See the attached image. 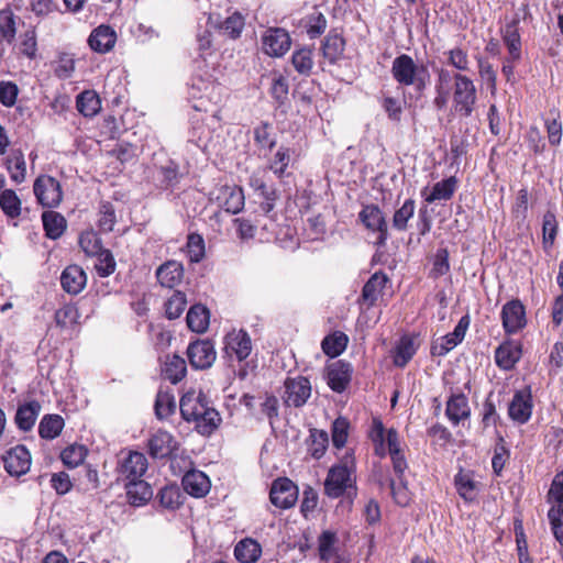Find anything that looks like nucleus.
<instances>
[{
  "label": "nucleus",
  "instance_id": "6ab92c4d",
  "mask_svg": "<svg viewBox=\"0 0 563 563\" xmlns=\"http://www.w3.org/2000/svg\"><path fill=\"white\" fill-rule=\"evenodd\" d=\"M147 466V459L143 453L131 451L121 460L119 474L126 482L141 479L145 474Z\"/></svg>",
  "mask_w": 563,
  "mask_h": 563
},
{
  "label": "nucleus",
  "instance_id": "cd10ccee",
  "mask_svg": "<svg viewBox=\"0 0 563 563\" xmlns=\"http://www.w3.org/2000/svg\"><path fill=\"white\" fill-rule=\"evenodd\" d=\"M189 363L195 369H207L211 366V341L197 340L187 349Z\"/></svg>",
  "mask_w": 563,
  "mask_h": 563
},
{
  "label": "nucleus",
  "instance_id": "e433bc0d",
  "mask_svg": "<svg viewBox=\"0 0 563 563\" xmlns=\"http://www.w3.org/2000/svg\"><path fill=\"white\" fill-rule=\"evenodd\" d=\"M261 555L262 547L252 538L242 539L234 548V556L241 563H254Z\"/></svg>",
  "mask_w": 563,
  "mask_h": 563
},
{
  "label": "nucleus",
  "instance_id": "4be33fe9",
  "mask_svg": "<svg viewBox=\"0 0 563 563\" xmlns=\"http://www.w3.org/2000/svg\"><path fill=\"white\" fill-rule=\"evenodd\" d=\"M445 417L453 427H457L461 422L470 419L471 407L468 398L462 391L452 393L446 400Z\"/></svg>",
  "mask_w": 563,
  "mask_h": 563
},
{
  "label": "nucleus",
  "instance_id": "58836bf2",
  "mask_svg": "<svg viewBox=\"0 0 563 563\" xmlns=\"http://www.w3.org/2000/svg\"><path fill=\"white\" fill-rule=\"evenodd\" d=\"M41 405L36 400L20 406L15 415V423L20 430L30 431L40 415Z\"/></svg>",
  "mask_w": 563,
  "mask_h": 563
},
{
  "label": "nucleus",
  "instance_id": "2eb2a0df",
  "mask_svg": "<svg viewBox=\"0 0 563 563\" xmlns=\"http://www.w3.org/2000/svg\"><path fill=\"white\" fill-rule=\"evenodd\" d=\"M217 206L232 214H236L243 210L245 197L242 187L238 185H225L219 188L216 196Z\"/></svg>",
  "mask_w": 563,
  "mask_h": 563
},
{
  "label": "nucleus",
  "instance_id": "39448f33",
  "mask_svg": "<svg viewBox=\"0 0 563 563\" xmlns=\"http://www.w3.org/2000/svg\"><path fill=\"white\" fill-rule=\"evenodd\" d=\"M358 220L368 231L377 234L375 244L378 247L386 245L389 239L388 224L378 205H364L358 212Z\"/></svg>",
  "mask_w": 563,
  "mask_h": 563
},
{
  "label": "nucleus",
  "instance_id": "2f4dec72",
  "mask_svg": "<svg viewBox=\"0 0 563 563\" xmlns=\"http://www.w3.org/2000/svg\"><path fill=\"white\" fill-rule=\"evenodd\" d=\"M156 278L162 287L173 289L184 278V267L179 262L167 261L156 269Z\"/></svg>",
  "mask_w": 563,
  "mask_h": 563
},
{
  "label": "nucleus",
  "instance_id": "37998d69",
  "mask_svg": "<svg viewBox=\"0 0 563 563\" xmlns=\"http://www.w3.org/2000/svg\"><path fill=\"white\" fill-rule=\"evenodd\" d=\"M302 26L310 40L319 38L328 27L325 15L318 10H313L302 19Z\"/></svg>",
  "mask_w": 563,
  "mask_h": 563
},
{
  "label": "nucleus",
  "instance_id": "0e129e2a",
  "mask_svg": "<svg viewBox=\"0 0 563 563\" xmlns=\"http://www.w3.org/2000/svg\"><path fill=\"white\" fill-rule=\"evenodd\" d=\"M451 269L449 261V251L446 247H440L437 250L432 258V268L430 269L429 277L438 279L446 275Z\"/></svg>",
  "mask_w": 563,
  "mask_h": 563
},
{
  "label": "nucleus",
  "instance_id": "f8f14e48",
  "mask_svg": "<svg viewBox=\"0 0 563 563\" xmlns=\"http://www.w3.org/2000/svg\"><path fill=\"white\" fill-rule=\"evenodd\" d=\"M353 367L345 360H338L325 367L328 386L334 393L341 394L346 390L352 380Z\"/></svg>",
  "mask_w": 563,
  "mask_h": 563
},
{
  "label": "nucleus",
  "instance_id": "a19ab883",
  "mask_svg": "<svg viewBox=\"0 0 563 563\" xmlns=\"http://www.w3.org/2000/svg\"><path fill=\"white\" fill-rule=\"evenodd\" d=\"M385 433L386 429L383 421L379 418H373L372 426L368 431V439L373 443L374 454L379 459H384L388 455Z\"/></svg>",
  "mask_w": 563,
  "mask_h": 563
},
{
  "label": "nucleus",
  "instance_id": "774afa93",
  "mask_svg": "<svg viewBox=\"0 0 563 563\" xmlns=\"http://www.w3.org/2000/svg\"><path fill=\"white\" fill-rule=\"evenodd\" d=\"M548 519L554 539L563 545V506H553L548 511Z\"/></svg>",
  "mask_w": 563,
  "mask_h": 563
},
{
  "label": "nucleus",
  "instance_id": "c85d7f7f",
  "mask_svg": "<svg viewBox=\"0 0 563 563\" xmlns=\"http://www.w3.org/2000/svg\"><path fill=\"white\" fill-rule=\"evenodd\" d=\"M181 484L186 493L196 498L206 496L211 487V481L208 475L197 470L188 471L184 475Z\"/></svg>",
  "mask_w": 563,
  "mask_h": 563
},
{
  "label": "nucleus",
  "instance_id": "ea45409f",
  "mask_svg": "<svg viewBox=\"0 0 563 563\" xmlns=\"http://www.w3.org/2000/svg\"><path fill=\"white\" fill-rule=\"evenodd\" d=\"M544 128L550 145H560L563 135V124L561 120V111L559 108L553 107L549 110L548 117L544 118Z\"/></svg>",
  "mask_w": 563,
  "mask_h": 563
},
{
  "label": "nucleus",
  "instance_id": "5fc2aeb1",
  "mask_svg": "<svg viewBox=\"0 0 563 563\" xmlns=\"http://www.w3.org/2000/svg\"><path fill=\"white\" fill-rule=\"evenodd\" d=\"M559 231V222L553 211L548 210L542 217V245L545 251L552 249Z\"/></svg>",
  "mask_w": 563,
  "mask_h": 563
},
{
  "label": "nucleus",
  "instance_id": "dca6fc26",
  "mask_svg": "<svg viewBox=\"0 0 563 563\" xmlns=\"http://www.w3.org/2000/svg\"><path fill=\"white\" fill-rule=\"evenodd\" d=\"M4 468L11 476L26 474L31 467V454L24 445H15L7 451L2 457Z\"/></svg>",
  "mask_w": 563,
  "mask_h": 563
},
{
  "label": "nucleus",
  "instance_id": "f704fd0d",
  "mask_svg": "<svg viewBox=\"0 0 563 563\" xmlns=\"http://www.w3.org/2000/svg\"><path fill=\"white\" fill-rule=\"evenodd\" d=\"M187 373L186 362L179 355H167L162 367V376L172 384L179 383Z\"/></svg>",
  "mask_w": 563,
  "mask_h": 563
},
{
  "label": "nucleus",
  "instance_id": "c03bdc74",
  "mask_svg": "<svg viewBox=\"0 0 563 563\" xmlns=\"http://www.w3.org/2000/svg\"><path fill=\"white\" fill-rule=\"evenodd\" d=\"M336 542V533L331 530H324L318 537V553L322 562L329 563L334 556L340 554L335 547Z\"/></svg>",
  "mask_w": 563,
  "mask_h": 563
},
{
  "label": "nucleus",
  "instance_id": "7c9ffc66",
  "mask_svg": "<svg viewBox=\"0 0 563 563\" xmlns=\"http://www.w3.org/2000/svg\"><path fill=\"white\" fill-rule=\"evenodd\" d=\"M87 283L85 271L78 265L67 266L60 275V285L69 295H78Z\"/></svg>",
  "mask_w": 563,
  "mask_h": 563
},
{
  "label": "nucleus",
  "instance_id": "423d86ee",
  "mask_svg": "<svg viewBox=\"0 0 563 563\" xmlns=\"http://www.w3.org/2000/svg\"><path fill=\"white\" fill-rule=\"evenodd\" d=\"M33 191L38 203L46 208H55L63 200L59 181L49 175L38 176L34 181Z\"/></svg>",
  "mask_w": 563,
  "mask_h": 563
},
{
  "label": "nucleus",
  "instance_id": "f3484780",
  "mask_svg": "<svg viewBox=\"0 0 563 563\" xmlns=\"http://www.w3.org/2000/svg\"><path fill=\"white\" fill-rule=\"evenodd\" d=\"M495 363L503 371H511L522 357V344L516 340H505L495 350Z\"/></svg>",
  "mask_w": 563,
  "mask_h": 563
},
{
  "label": "nucleus",
  "instance_id": "9d476101",
  "mask_svg": "<svg viewBox=\"0 0 563 563\" xmlns=\"http://www.w3.org/2000/svg\"><path fill=\"white\" fill-rule=\"evenodd\" d=\"M291 46V37L283 27H269L262 35V49L271 57H283Z\"/></svg>",
  "mask_w": 563,
  "mask_h": 563
},
{
  "label": "nucleus",
  "instance_id": "09e8293b",
  "mask_svg": "<svg viewBox=\"0 0 563 563\" xmlns=\"http://www.w3.org/2000/svg\"><path fill=\"white\" fill-rule=\"evenodd\" d=\"M245 25V19L239 11H234L223 22L217 25L218 31L228 38L236 40Z\"/></svg>",
  "mask_w": 563,
  "mask_h": 563
},
{
  "label": "nucleus",
  "instance_id": "b1692460",
  "mask_svg": "<svg viewBox=\"0 0 563 563\" xmlns=\"http://www.w3.org/2000/svg\"><path fill=\"white\" fill-rule=\"evenodd\" d=\"M418 347L419 344L417 343V335H401L391 351L393 364L399 368L406 367L416 355Z\"/></svg>",
  "mask_w": 563,
  "mask_h": 563
},
{
  "label": "nucleus",
  "instance_id": "680f3d73",
  "mask_svg": "<svg viewBox=\"0 0 563 563\" xmlns=\"http://www.w3.org/2000/svg\"><path fill=\"white\" fill-rule=\"evenodd\" d=\"M500 423V416L497 412L496 405L493 399V393L484 399L481 410V424L485 430L489 427L496 428Z\"/></svg>",
  "mask_w": 563,
  "mask_h": 563
},
{
  "label": "nucleus",
  "instance_id": "0eeeda50",
  "mask_svg": "<svg viewBox=\"0 0 563 563\" xmlns=\"http://www.w3.org/2000/svg\"><path fill=\"white\" fill-rule=\"evenodd\" d=\"M346 40L342 32L332 29L321 40L319 52L324 63L339 65L345 58Z\"/></svg>",
  "mask_w": 563,
  "mask_h": 563
},
{
  "label": "nucleus",
  "instance_id": "72a5a7b5",
  "mask_svg": "<svg viewBox=\"0 0 563 563\" xmlns=\"http://www.w3.org/2000/svg\"><path fill=\"white\" fill-rule=\"evenodd\" d=\"M456 188L457 179L455 176H451L449 178L435 183L429 195H426L427 188L422 190L421 195L424 198V201L428 203H433L435 201L441 200L446 201L453 197Z\"/></svg>",
  "mask_w": 563,
  "mask_h": 563
},
{
  "label": "nucleus",
  "instance_id": "412c9836",
  "mask_svg": "<svg viewBox=\"0 0 563 563\" xmlns=\"http://www.w3.org/2000/svg\"><path fill=\"white\" fill-rule=\"evenodd\" d=\"M388 282L389 279L384 272L374 273L362 288L361 296L357 299L358 305L365 306L366 309L374 307Z\"/></svg>",
  "mask_w": 563,
  "mask_h": 563
},
{
  "label": "nucleus",
  "instance_id": "49530a36",
  "mask_svg": "<svg viewBox=\"0 0 563 563\" xmlns=\"http://www.w3.org/2000/svg\"><path fill=\"white\" fill-rule=\"evenodd\" d=\"M126 494L132 505L141 506L152 498L153 490L146 482L136 479L126 483Z\"/></svg>",
  "mask_w": 563,
  "mask_h": 563
},
{
  "label": "nucleus",
  "instance_id": "9b49d317",
  "mask_svg": "<svg viewBox=\"0 0 563 563\" xmlns=\"http://www.w3.org/2000/svg\"><path fill=\"white\" fill-rule=\"evenodd\" d=\"M533 410L532 390L530 386H526L522 389L516 390L512 399L508 405L509 418L519 423H527Z\"/></svg>",
  "mask_w": 563,
  "mask_h": 563
},
{
  "label": "nucleus",
  "instance_id": "6e6552de",
  "mask_svg": "<svg viewBox=\"0 0 563 563\" xmlns=\"http://www.w3.org/2000/svg\"><path fill=\"white\" fill-rule=\"evenodd\" d=\"M500 319L506 334H517L527 327L525 305L517 298L507 301L501 308Z\"/></svg>",
  "mask_w": 563,
  "mask_h": 563
},
{
  "label": "nucleus",
  "instance_id": "603ef678",
  "mask_svg": "<svg viewBox=\"0 0 563 563\" xmlns=\"http://www.w3.org/2000/svg\"><path fill=\"white\" fill-rule=\"evenodd\" d=\"M416 210V201L412 198H408L404 203L395 210L391 219V227L399 232H404L408 229V222L413 218Z\"/></svg>",
  "mask_w": 563,
  "mask_h": 563
},
{
  "label": "nucleus",
  "instance_id": "864d4df0",
  "mask_svg": "<svg viewBox=\"0 0 563 563\" xmlns=\"http://www.w3.org/2000/svg\"><path fill=\"white\" fill-rule=\"evenodd\" d=\"M157 498L162 507L169 510H176L183 505L185 497L179 486L172 484L164 486L158 492Z\"/></svg>",
  "mask_w": 563,
  "mask_h": 563
},
{
  "label": "nucleus",
  "instance_id": "bf43d9fd",
  "mask_svg": "<svg viewBox=\"0 0 563 563\" xmlns=\"http://www.w3.org/2000/svg\"><path fill=\"white\" fill-rule=\"evenodd\" d=\"M351 424L347 418L338 417L331 426V439L335 449H342L347 442Z\"/></svg>",
  "mask_w": 563,
  "mask_h": 563
},
{
  "label": "nucleus",
  "instance_id": "4d7b16f0",
  "mask_svg": "<svg viewBox=\"0 0 563 563\" xmlns=\"http://www.w3.org/2000/svg\"><path fill=\"white\" fill-rule=\"evenodd\" d=\"M269 95L277 107L286 104V102L289 100V82L284 75L274 73L269 88Z\"/></svg>",
  "mask_w": 563,
  "mask_h": 563
},
{
  "label": "nucleus",
  "instance_id": "1a4fd4ad",
  "mask_svg": "<svg viewBox=\"0 0 563 563\" xmlns=\"http://www.w3.org/2000/svg\"><path fill=\"white\" fill-rule=\"evenodd\" d=\"M298 494V486L291 479L278 477L272 483L269 500L279 509H289L296 505Z\"/></svg>",
  "mask_w": 563,
  "mask_h": 563
},
{
  "label": "nucleus",
  "instance_id": "052dcab7",
  "mask_svg": "<svg viewBox=\"0 0 563 563\" xmlns=\"http://www.w3.org/2000/svg\"><path fill=\"white\" fill-rule=\"evenodd\" d=\"M0 208L9 218H18L21 214V200L12 189H3L0 192Z\"/></svg>",
  "mask_w": 563,
  "mask_h": 563
},
{
  "label": "nucleus",
  "instance_id": "8fccbe9b",
  "mask_svg": "<svg viewBox=\"0 0 563 563\" xmlns=\"http://www.w3.org/2000/svg\"><path fill=\"white\" fill-rule=\"evenodd\" d=\"M76 107L84 117L91 118L100 111L101 101L93 90H85L77 96Z\"/></svg>",
  "mask_w": 563,
  "mask_h": 563
},
{
  "label": "nucleus",
  "instance_id": "20e7f679",
  "mask_svg": "<svg viewBox=\"0 0 563 563\" xmlns=\"http://www.w3.org/2000/svg\"><path fill=\"white\" fill-rule=\"evenodd\" d=\"M453 79L452 111L460 118H470L476 109L477 90L474 81L461 73Z\"/></svg>",
  "mask_w": 563,
  "mask_h": 563
},
{
  "label": "nucleus",
  "instance_id": "13d9d810",
  "mask_svg": "<svg viewBox=\"0 0 563 563\" xmlns=\"http://www.w3.org/2000/svg\"><path fill=\"white\" fill-rule=\"evenodd\" d=\"M117 223L114 206L109 201H101L98 207L97 225L101 232H111Z\"/></svg>",
  "mask_w": 563,
  "mask_h": 563
},
{
  "label": "nucleus",
  "instance_id": "ddd939ff",
  "mask_svg": "<svg viewBox=\"0 0 563 563\" xmlns=\"http://www.w3.org/2000/svg\"><path fill=\"white\" fill-rule=\"evenodd\" d=\"M285 404L295 408L302 407L311 396V384L305 376L288 377L285 383Z\"/></svg>",
  "mask_w": 563,
  "mask_h": 563
},
{
  "label": "nucleus",
  "instance_id": "a211bd4d",
  "mask_svg": "<svg viewBox=\"0 0 563 563\" xmlns=\"http://www.w3.org/2000/svg\"><path fill=\"white\" fill-rule=\"evenodd\" d=\"M249 185L254 190L255 195L261 199L260 209L265 214L272 212L278 199L276 188L273 185L268 186L260 173H253L250 176Z\"/></svg>",
  "mask_w": 563,
  "mask_h": 563
},
{
  "label": "nucleus",
  "instance_id": "c756f323",
  "mask_svg": "<svg viewBox=\"0 0 563 563\" xmlns=\"http://www.w3.org/2000/svg\"><path fill=\"white\" fill-rule=\"evenodd\" d=\"M454 487L466 504L474 503L477 499L478 483L474 479L472 472L460 468L454 476Z\"/></svg>",
  "mask_w": 563,
  "mask_h": 563
},
{
  "label": "nucleus",
  "instance_id": "a18cd8bd",
  "mask_svg": "<svg viewBox=\"0 0 563 563\" xmlns=\"http://www.w3.org/2000/svg\"><path fill=\"white\" fill-rule=\"evenodd\" d=\"M5 167L12 181L21 184L26 177V163L21 150H14L5 158Z\"/></svg>",
  "mask_w": 563,
  "mask_h": 563
},
{
  "label": "nucleus",
  "instance_id": "a878e982",
  "mask_svg": "<svg viewBox=\"0 0 563 563\" xmlns=\"http://www.w3.org/2000/svg\"><path fill=\"white\" fill-rule=\"evenodd\" d=\"M115 42V31L111 26L104 24L93 29L88 38L90 48L101 54L111 51L114 47Z\"/></svg>",
  "mask_w": 563,
  "mask_h": 563
},
{
  "label": "nucleus",
  "instance_id": "4c0bfd02",
  "mask_svg": "<svg viewBox=\"0 0 563 563\" xmlns=\"http://www.w3.org/2000/svg\"><path fill=\"white\" fill-rule=\"evenodd\" d=\"M188 328L196 333H203L208 330L210 323L209 309L203 305H194L186 317Z\"/></svg>",
  "mask_w": 563,
  "mask_h": 563
},
{
  "label": "nucleus",
  "instance_id": "393cba45",
  "mask_svg": "<svg viewBox=\"0 0 563 563\" xmlns=\"http://www.w3.org/2000/svg\"><path fill=\"white\" fill-rule=\"evenodd\" d=\"M147 448L152 457L164 459L177 449V441L169 432L158 430L148 439Z\"/></svg>",
  "mask_w": 563,
  "mask_h": 563
},
{
  "label": "nucleus",
  "instance_id": "79ce46f5",
  "mask_svg": "<svg viewBox=\"0 0 563 563\" xmlns=\"http://www.w3.org/2000/svg\"><path fill=\"white\" fill-rule=\"evenodd\" d=\"M42 221L46 236L52 240L60 238L67 227L66 219L52 210L42 213Z\"/></svg>",
  "mask_w": 563,
  "mask_h": 563
},
{
  "label": "nucleus",
  "instance_id": "c9c22d12",
  "mask_svg": "<svg viewBox=\"0 0 563 563\" xmlns=\"http://www.w3.org/2000/svg\"><path fill=\"white\" fill-rule=\"evenodd\" d=\"M349 341L350 339L344 332L334 331L321 341L322 352L330 358H335L346 350Z\"/></svg>",
  "mask_w": 563,
  "mask_h": 563
},
{
  "label": "nucleus",
  "instance_id": "3c124183",
  "mask_svg": "<svg viewBox=\"0 0 563 563\" xmlns=\"http://www.w3.org/2000/svg\"><path fill=\"white\" fill-rule=\"evenodd\" d=\"M329 445V435L327 431L319 429H310L309 438L307 439V446L309 454L320 460L324 454Z\"/></svg>",
  "mask_w": 563,
  "mask_h": 563
},
{
  "label": "nucleus",
  "instance_id": "7ed1b4c3",
  "mask_svg": "<svg viewBox=\"0 0 563 563\" xmlns=\"http://www.w3.org/2000/svg\"><path fill=\"white\" fill-rule=\"evenodd\" d=\"M180 412L185 420L196 422L202 435H211L209 399L202 391L189 390L180 399Z\"/></svg>",
  "mask_w": 563,
  "mask_h": 563
},
{
  "label": "nucleus",
  "instance_id": "e2e57ef3",
  "mask_svg": "<svg viewBox=\"0 0 563 563\" xmlns=\"http://www.w3.org/2000/svg\"><path fill=\"white\" fill-rule=\"evenodd\" d=\"M187 305L185 292L175 290L172 296L165 301V316L169 320L177 319L181 316Z\"/></svg>",
  "mask_w": 563,
  "mask_h": 563
},
{
  "label": "nucleus",
  "instance_id": "5701e85b",
  "mask_svg": "<svg viewBox=\"0 0 563 563\" xmlns=\"http://www.w3.org/2000/svg\"><path fill=\"white\" fill-rule=\"evenodd\" d=\"M531 203V194L528 187L520 188L510 207L511 220L518 230L528 229L529 208Z\"/></svg>",
  "mask_w": 563,
  "mask_h": 563
},
{
  "label": "nucleus",
  "instance_id": "bb28decb",
  "mask_svg": "<svg viewBox=\"0 0 563 563\" xmlns=\"http://www.w3.org/2000/svg\"><path fill=\"white\" fill-rule=\"evenodd\" d=\"M290 64L295 71L302 77H310L314 68V49L311 46H297L291 56Z\"/></svg>",
  "mask_w": 563,
  "mask_h": 563
},
{
  "label": "nucleus",
  "instance_id": "6e6d98bb",
  "mask_svg": "<svg viewBox=\"0 0 563 563\" xmlns=\"http://www.w3.org/2000/svg\"><path fill=\"white\" fill-rule=\"evenodd\" d=\"M64 424V419L59 415H46L38 424V434L43 439L53 440L60 434Z\"/></svg>",
  "mask_w": 563,
  "mask_h": 563
},
{
  "label": "nucleus",
  "instance_id": "f03ea898",
  "mask_svg": "<svg viewBox=\"0 0 563 563\" xmlns=\"http://www.w3.org/2000/svg\"><path fill=\"white\" fill-rule=\"evenodd\" d=\"M391 76L402 87H412L421 96L430 84L431 75L428 67L418 64L408 54L398 55L391 64Z\"/></svg>",
  "mask_w": 563,
  "mask_h": 563
},
{
  "label": "nucleus",
  "instance_id": "69168bd1",
  "mask_svg": "<svg viewBox=\"0 0 563 563\" xmlns=\"http://www.w3.org/2000/svg\"><path fill=\"white\" fill-rule=\"evenodd\" d=\"M0 34L2 38L11 44L16 35L15 15L11 9L0 10Z\"/></svg>",
  "mask_w": 563,
  "mask_h": 563
},
{
  "label": "nucleus",
  "instance_id": "aec40b11",
  "mask_svg": "<svg viewBox=\"0 0 563 563\" xmlns=\"http://www.w3.org/2000/svg\"><path fill=\"white\" fill-rule=\"evenodd\" d=\"M520 19L515 14L501 27V38L509 53V59L517 62L521 58V36L519 32Z\"/></svg>",
  "mask_w": 563,
  "mask_h": 563
},
{
  "label": "nucleus",
  "instance_id": "473e14b6",
  "mask_svg": "<svg viewBox=\"0 0 563 563\" xmlns=\"http://www.w3.org/2000/svg\"><path fill=\"white\" fill-rule=\"evenodd\" d=\"M292 153L294 151L290 147L280 145L275 154L268 159L267 168L276 176V178L284 179L291 175L288 168Z\"/></svg>",
  "mask_w": 563,
  "mask_h": 563
},
{
  "label": "nucleus",
  "instance_id": "de8ad7c7",
  "mask_svg": "<svg viewBox=\"0 0 563 563\" xmlns=\"http://www.w3.org/2000/svg\"><path fill=\"white\" fill-rule=\"evenodd\" d=\"M254 143L258 150L272 151L276 144V136L273 133V125L267 121H262L253 130Z\"/></svg>",
  "mask_w": 563,
  "mask_h": 563
},
{
  "label": "nucleus",
  "instance_id": "338daca9",
  "mask_svg": "<svg viewBox=\"0 0 563 563\" xmlns=\"http://www.w3.org/2000/svg\"><path fill=\"white\" fill-rule=\"evenodd\" d=\"M87 452L85 445L71 444L62 451L60 459L66 466L74 468L85 461Z\"/></svg>",
  "mask_w": 563,
  "mask_h": 563
},
{
  "label": "nucleus",
  "instance_id": "f257e3e1",
  "mask_svg": "<svg viewBox=\"0 0 563 563\" xmlns=\"http://www.w3.org/2000/svg\"><path fill=\"white\" fill-rule=\"evenodd\" d=\"M324 495L331 499L346 496L353 500L357 496L356 486V462L353 450L333 464L327 474L323 483Z\"/></svg>",
  "mask_w": 563,
  "mask_h": 563
},
{
  "label": "nucleus",
  "instance_id": "4468645a",
  "mask_svg": "<svg viewBox=\"0 0 563 563\" xmlns=\"http://www.w3.org/2000/svg\"><path fill=\"white\" fill-rule=\"evenodd\" d=\"M224 352L228 357H235L239 362L245 361L252 352V340L249 333L241 329H233L224 336Z\"/></svg>",
  "mask_w": 563,
  "mask_h": 563
}]
</instances>
